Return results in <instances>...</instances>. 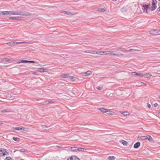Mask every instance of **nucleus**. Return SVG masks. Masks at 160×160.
<instances>
[{"mask_svg":"<svg viewBox=\"0 0 160 160\" xmlns=\"http://www.w3.org/2000/svg\"><path fill=\"white\" fill-rule=\"evenodd\" d=\"M157 3V1L156 0H152V6L149 8V11H152L155 10L157 7L156 6V4Z\"/></svg>","mask_w":160,"mask_h":160,"instance_id":"1","label":"nucleus"},{"mask_svg":"<svg viewBox=\"0 0 160 160\" xmlns=\"http://www.w3.org/2000/svg\"><path fill=\"white\" fill-rule=\"evenodd\" d=\"M149 33L151 34L155 35H160V31L158 29H152L149 31Z\"/></svg>","mask_w":160,"mask_h":160,"instance_id":"2","label":"nucleus"},{"mask_svg":"<svg viewBox=\"0 0 160 160\" xmlns=\"http://www.w3.org/2000/svg\"><path fill=\"white\" fill-rule=\"evenodd\" d=\"M141 138L142 140L148 139L150 142H152L153 140L152 138L150 135H148L146 136H142Z\"/></svg>","mask_w":160,"mask_h":160,"instance_id":"3","label":"nucleus"},{"mask_svg":"<svg viewBox=\"0 0 160 160\" xmlns=\"http://www.w3.org/2000/svg\"><path fill=\"white\" fill-rule=\"evenodd\" d=\"M18 15L28 16L30 15V13L26 12L18 11Z\"/></svg>","mask_w":160,"mask_h":160,"instance_id":"4","label":"nucleus"},{"mask_svg":"<svg viewBox=\"0 0 160 160\" xmlns=\"http://www.w3.org/2000/svg\"><path fill=\"white\" fill-rule=\"evenodd\" d=\"M142 10L143 12H145L146 13H148V9L149 8V5L144 4L142 6Z\"/></svg>","mask_w":160,"mask_h":160,"instance_id":"5","label":"nucleus"},{"mask_svg":"<svg viewBox=\"0 0 160 160\" xmlns=\"http://www.w3.org/2000/svg\"><path fill=\"white\" fill-rule=\"evenodd\" d=\"M6 153V149H0V156L2 157L4 156Z\"/></svg>","mask_w":160,"mask_h":160,"instance_id":"6","label":"nucleus"},{"mask_svg":"<svg viewBox=\"0 0 160 160\" xmlns=\"http://www.w3.org/2000/svg\"><path fill=\"white\" fill-rule=\"evenodd\" d=\"M35 63V62L34 61H29V60H21L19 61L18 62H17V63Z\"/></svg>","mask_w":160,"mask_h":160,"instance_id":"7","label":"nucleus"},{"mask_svg":"<svg viewBox=\"0 0 160 160\" xmlns=\"http://www.w3.org/2000/svg\"><path fill=\"white\" fill-rule=\"evenodd\" d=\"M67 160H80V159L77 156H74L70 157Z\"/></svg>","mask_w":160,"mask_h":160,"instance_id":"8","label":"nucleus"},{"mask_svg":"<svg viewBox=\"0 0 160 160\" xmlns=\"http://www.w3.org/2000/svg\"><path fill=\"white\" fill-rule=\"evenodd\" d=\"M10 19L13 20H20L21 19V18L20 17H10Z\"/></svg>","mask_w":160,"mask_h":160,"instance_id":"9","label":"nucleus"},{"mask_svg":"<svg viewBox=\"0 0 160 160\" xmlns=\"http://www.w3.org/2000/svg\"><path fill=\"white\" fill-rule=\"evenodd\" d=\"M140 145V143L139 142H136L134 145V148H138Z\"/></svg>","mask_w":160,"mask_h":160,"instance_id":"10","label":"nucleus"},{"mask_svg":"<svg viewBox=\"0 0 160 160\" xmlns=\"http://www.w3.org/2000/svg\"><path fill=\"white\" fill-rule=\"evenodd\" d=\"M0 14L2 15H8V11L0 12Z\"/></svg>","mask_w":160,"mask_h":160,"instance_id":"11","label":"nucleus"},{"mask_svg":"<svg viewBox=\"0 0 160 160\" xmlns=\"http://www.w3.org/2000/svg\"><path fill=\"white\" fill-rule=\"evenodd\" d=\"M14 129L15 130H25V128L24 127H16L14 128Z\"/></svg>","mask_w":160,"mask_h":160,"instance_id":"12","label":"nucleus"},{"mask_svg":"<svg viewBox=\"0 0 160 160\" xmlns=\"http://www.w3.org/2000/svg\"><path fill=\"white\" fill-rule=\"evenodd\" d=\"M38 71L40 72H44L47 71V69L44 68H39Z\"/></svg>","mask_w":160,"mask_h":160,"instance_id":"13","label":"nucleus"},{"mask_svg":"<svg viewBox=\"0 0 160 160\" xmlns=\"http://www.w3.org/2000/svg\"><path fill=\"white\" fill-rule=\"evenodd\" d=\"M143 75H144V77L146 78H149L152 76V75L150 72L144 74Z\"/></svg>","mask_w":160,"mask_h":160,"instance_id":"14","label":"nucleus"},{"mask_svg":"<svg viewBox=\"0 0 160 160\" xmlns=\"http://www.w3.org/2000/svg\"><path fill=\"white\" fill-rule=\"evenodd\" d=\"M9 61H10L9 59L7 58H3L1 60V62L2 63H4Z\"/></svg>","mask_w":160,"mask_h":160,"instance_id":"15","label":"nucleus"},{"mask_svg":"<svg viewBox=\"0 0 160 160\" xmlns=\"http://www.w3.org/2000/svg\"><path fill=\"white\" fill-rule=\"evenodd\" d=\"M91 73H92V72L90 71H87L86 72H84L83 73L84 74H85L84 75V76H88V75L91 74Z\"/></svg>","mask_w":160,"mask_h":160,"instance_id":"16","label":"nucleus"},{"mask_svg":"<svg viewBox=\"0 0 160 160\" xmlns=\"http://www.w3.org/2000/svg\"><path fill=\"white\" fill-rule=\"evenodd\" d=\"M6 44L8 45L9 46H14L15 45V42H11L6 43Z\"/></svg>","mask_w":160,"mask_h":160,"instance_id":"17","label":"nucleus"},{"mask_svg":"<svg viewBox=\"0 0 160 160\" xmlns=\"http://www.w3.org/2000/svg\"><path fill=\"white\" fill-rule=\"evenodd\" d=\"M1 112H12V110H11V109H4V110H1Z\"/></svg>","mask_w":160,"mask_h":160,"instance_id":"18","label":"nucleus"},{"mask_svg":"<svg viewBox=\"0 0 160 160\" xmlns=\"http://www.w3.org/2000/svg\"><path fill=\"white\" fill-rule=\"evenodd\" d=\"M120 142L124 146H127L128 144V142L124 140H121Z\"/></svg>","mask_w":160,"mask_h":160,"instance_id":"19","label":"nucleus"},{"mask_svg":"<svg viewBox=\"0 0 160 160\" xmlns=\"http://www.w3.org/2000/svg\"><path fill=\"white\" fill-rule=\"evenodd\" d=\"M120 112L121 114H123L124 116H127L129 115V113L127 111Z\"/></svg>","mask_w":160,"mask_h":160,"instance_id":"20","label":"nucleus"},{"mask_svg":"<svg viewBox=\"0 0 160 160\" xmlns=\"http://www.w3.org/2000/svg\"><path fill=\"white\" fill-rule=\"evenodd\" d=\"M86 53H91L93 54H96V52L95 51H91V50H87L85 52Z\"/></svg>","mask_w":160,"mask_h":160,"instance_id":"21","label":"nucleus"},{"mask_svg":"<svg viewBox=\"0 0 160 160\" xmlns=\"http://www.w3.org/2000/svg\"><path fill=\"white\" fill-rule=\"evenodd\" d=\"M105 113L108 114L110 115H113V113H114L113 112L111 111L108 109H107V110H106V112H105Z\"/></svg>","mask_w":160,"mask_h":160,"instance_id":"22","label":"nucleus"},{"mask_svg":"<svg viewBox=\"0 0 160 160\" xmlns=\"http://www.w3.org/2000/svg\"><path fill=\"white\" fill-rule=\"evenodd\" d=\"M78 149V148L77 147H71V150L72 151L76 152L78 151V149Z\"/></svg>","mask_w":160,"mask_h":160,"instance_id":"23","label":"nucleus"},{"mask_svg":"<svg viewBox=\"0 0 160 160\" xmlns=\"http://www.w3.org/2000/svg\"><path fill=\"white\" fill-rule=\"evenodd\" d=\"M108 158L109 160H114L115 159V158L114 156H109L108 157Z\"/></svg>","mask_w":160,"mask_h":160,"instance_id":"24","label":"nucleus"},{"mask_svg":"<svg viewBox=\"0 0 160 160\" xmlns=\"http://www.w3.org/2000/svg\"><path fill=\"white\" fill-rule=\"evenodd\" d=\"M98 109L100 110L102 112H106V110H107V109H105L104 108H98Z\"/></svg>","mask_w":160,"mask_h":160,"instance_id":"25","label":"nucleus"},{"mask_svg":"<svg viewBox=\"0 0 160 160\" xmlns=\"http://www.w3.org/2000/svg\"><path fill=\"white\" fill-rule=\"evenodd\" d=\"M62 77L64 78H67L68 77V74H64L62 75Z\"/></svg>","mask_w":160,"mask_h":160,"instance_id":"26","label":"nucleus"},{"mask_svg":"<svg viewBox=\"0 0 160 160\" xmlns=\"http://www.w3.org/2000/svg\"><path fill=\"white\" fill-rule=\"evenodd\" d=\"M114 55L117 56H122L124 55V54L120 52H118L117 53H115Z\"/></svg>","mask_w":160,"mask_h":160,"instance_id":"27","label":"nucleus"},{"mask_svg":"<svg viewBox=\"0 0 160 160\" xmlns=\"http://www.w3.org/2000/svg\"><path fill=\"white\" fill-rule=\"evenodd\" d=\"M63 13L64 14H67V15H71L72 14V13L71 12L66 11H63Z\"/></svg>","mask_w":160,"mask_h":160,"instance_id":"28","label":"nucleus"},{"mask_svg":"<svg viewBox=\"0 0 160 160\" xmlns=\"http://www.w3.org/2000/svg\"><path fill=\"white\" fill-rule=\"evenodd\" d=\"M12 139L16 141H17V142L19 141L20 140L19 138H17V137H13L12 138Z\"/></svg>","mask_w":160,"mask_h":160,"instance_id":"29","label":"nucleus"},{"mask_svg":"<svg viewBox=\"0 0 160 160\" xmlns=\"http://www.w3.org/2000/svg\"><path fill=\"white\" fill-rule=\"evenodd\" d=\"M96 53H97V54H98L99 55H102L104 54H103V52H102V51L96 52Z\"/></svg>","mask_w":160,"mask_h":160,"instance_id":"30","label":"nucleus"},{"mask_svg":"<svg viewBox=\"0 0 160 160\" xmlns=\"http://www.w3.org/2000/svg\"><path fill=\"white\" fill-rule=\"evenodd\" d=\"M26 42H15V45L17 44H21V43H26Z\"/></svg>","mask_w":160,"mask_h":160,"instance_id":"31","label":"nucleus"},{"mask_svg":"<svg viewBox=\"0 0 160 160\" xmlns=\"http://www.w3.org/2000/svg\"><path fill=\"white\" fill-rule=\"evenodd\" d=\"M4 160H13V159L10 157H7Z\"/></svg>","mask_w":160,"mask_h":160,"instance_id":"32","label":"nucleus"},{"mask_svg":"<svg viewBox=\"0 0 160 160\" xmlns=\"http://www.w3.org/2000/svg\"><path fill=\"white\" fill-rule=\"evenodd\" d=\"M17 151H19L20 152H26V150L24 149H21L18 150H17Z\"/></svg>","mask_w":160,"mask_h":160,"instance_id":"33","label":"nucleus"},{"mask_svg":"<svg viewBox=\"0 0 160 160\" xmlns=\"http://www.w3.org/2000/svg\"><path fill=\"white\" fill-rule=\"evenodd\" d=\"M117 50H119L122 52H125L126 51H127V50H125L124 48H119L118 49H117Z\"/></svg>","mask_w":160,"mask_h":160,"instance_id":"34","label":"nucleus"},{"mask_svg":"<svg viewBox=\"0 0 160 160\" xmlns=\"http://www.w3.org/2000/svg\"><path fill=\"white\" fill-rule=\"evenodd\" d=\"M78 149V151H83L84 150L83 148H78V149Z\"/></svg>","mask_w":160,"mask_h":160,"instance_id":"35","label":"nucleus"},{"mask_svg":"<svg viewBox=\"0 0 160 160\" xmlns=\"http://www.w3.org/2000/svg\"><path fill=\"white\" fill-rule=\"evenodd\" d=\"M8 15H13V12L12 11H8Z\"/></svg>","mask_w":160,"mask_h":160,"instance_id":"36","label":"nucleus"},{"mask_svg":"<svg viewBox=\"0 0 160 160\" xmlns=\"http://www.w3.org/2000/svg\"><path fill=\"white\" fill-rule=\"evenodd\" d=\"M41 127L42 128L44 129L45 130H47V129H46V128H48V127H47L45 125H42Z\"/></svg>","mask_w":160,"mask_h":160,"instance_id":"37","label":"nucleus"},{"mask_svg":"<svg viewBox=\"0 0 160 160\" xmlns=\"http://www.w3.org/2000/svg\"><path fill=\"white\" fill-rule=\"evenodd\" d=\"M41 127L42 128L44 129L45 130H47V129H46V128H48V127H47L45 125H42Z\"/></svg>","mask_w":160,"mask_h":160,"instance_id":"38","label":"nucleus"},{"mask_svg":"<svg viewBox=\"0 0 160 160\" xmlns=\"http://www.w3.org/2000/svg\"><path fill=\"white\" fill-rule=\"evenodd\" d=\"M109 51H103V54H109Z\"/></svg>","mask_w":160,"mask_h":160,"instance_id":"39","label":"nucleus"},{"mask_svg":"<svg viewBox=\"0 0 160 160\" xmlns=\"http://www.w3.org/2000/svg\"><path fill=\"white\" fill-rule=\"evenodd\" d=\"M115 53H114V51H110L109 52V54H110L111 55H114V54Z\"/></svg>","mask_w":160,"mask_h":160,"instance_id":"40","label":"nucleus"},{"mask_svg":"<svg viewBox=\"0 0 160 160\" xmlns=\"http://www.w3.org/2000/svg\"><path fill=\"white\" fill-rule=\"evenodd\" d=\"M99 11H105V10L104 8H99Z\"/></svg>","mask_w":160,"mask_h":160,"instance_id":"41","label":"nucleus"},{"mask_svg":"<svg viewBox=\"0 0 160 160\" xmlns=\"http://www.w3.org/2000/svg\"><path fill=\"white\" fill-rule=\"evenodd\" d=\"M138 75L140 76L141 77H144V75H143V74H142V73H138Z\"/></svg>","mask_w":160,"mask_h":160,"instance_id":"42","label":"nucleus"},{"mask_svg":"<svg viewBox=\"0 0 160 160\" xmlns=\"http://www.w3.org/2000/svg\"><path fill=\"white\" fill-rule=\"evenodd\" d=\"M14 15H18V12H13Z\"/></svg>","mask_w":160,"mask_h":160,"instance_id":"43","label":"nucleus"},{"mask_svg":"<svg viewBox=\"0 0 160 160\" xmlns=\"http://www.w3.org/2000/svg\"><path fill=\"white\" fill-rule=\"evenodd\" d=\"M136 50L135 49H130L129 50H127V51H128V52H130V51H134V50Z\"/></svg>","mask_w":160,"mask_h":160,"instance_id":"44","label":"nucleus"},{"mask_svg":"<svg viewBox=\"0 0 160 160\" xmlns=\"http://www.w3.org/2000/svg\"><path fill=\"white\" fill-rule=\"evenodd\" d=\"M157 11L159 12L160 11V6L157 9Z\"/></svg>","mask_w":160,"mask_h":160,"instance_id":"45","label":"nucleus"},{"mask_svg":"<svg viewBox=\"0 0 160 160\" xmlns=\"http://www.w3.org/2000/svg\"><path fill=\"white\" fill-rule=\"evenodd\" d=\"M52 102L49 101H46L45 103L46 104H48L49 102L52 103Z\"/></svg>","mask_w":160,"mask_h":160,"instance_id":"46","label":"nucleus"},{"mask_svg":"<svg viewBox=\"0 0 160 160\" xmlns=\"http://www.w3.org/2000/svg\"><path fill=\"white\" fill-rule=\"evenodd\" d=\"M126 8H125V7H123L122 8V11H123H123H126Z\"/></svg>","mask_w":160,"mask_h":160,"instance_id":"47","label":"nucleus"},{"mask_svg":"<svg viewBox=\"0 0 160 160\" xmlns=\"http://www.w3.org/2000/svg\"><path fill=\"white\" fill-rule=\"evenodd\" d=\"M102 87H99L97 88V89L99 90H101L102 89Z\"/></svg>","mask_w":160,"mask_h":160,"instance_id":"48","label":"nucleus"},{"mask_svg":"<svg viewBox=\"0 0 160 160\" xmlns=\"http://www.w3.org/2000/svg\"><path fill=\"white\" fill-rule=\"evenodd\" d=\"M158 106V104L157 103H155L154 104V106L155 107H157Z\"/></svg>","mask_w":160,"mask_h":160,"instance_id":"49","label":"nucleus"},{"mask_svg":"<svg viewBox=\"0 0 160 160\" xmlns=\"http://www.w3.org/2000/svg\"><path fill=\"white\" fill-rule=\"evenodd\" d=\"M132 74H133L134 75H138V73H137L136 72H132Z\"/></svg>","mask_w":160,"mask_h":160,"instance_id":"50","label":"nucleus"},{"mask_svg":"<svg viewBox=\"0 0 160 160\" xmlns=\"http://www.w3.org/2000/svg\"><path fill=\"white\" fill-rule=\"evenodd\" d=\"M148 107L149 108H151V105L150 104H148Z\"/></svg>","mask_w":160,"mask_h":160,"instance_id":"51","label":"nucleus"},{"mask_svg":"<svg viewBox=\"0 0 160 160\" xmlns=\"http://www.w3.org/2000/svg\"><path fill=\"white\" fill-rule=\"evenodd\" d=\"M12 97V95H10L9 96V98H11Z\"/></svg>","mask_w":160,"mask_h":160,"instance_id":"52","label":"nucleus"},{"mask_svg":"<svg viewBox=\"0 0 160 160\" xmlns=\"http://www.w3.org/2000/svg\"><path fill=\"white\" fill-rule=\"evenodd\" d=\"M74 77L73 76H72L71 78L72 79H74Z\"/></svg>","mask_w":160,"mask_h":160,"instance_id":"53","label":"nucleus"},{"mask_svg":"<svg viewBox=\"0 0 160 160\" xmlns=\"http://www.w3.org/2000/svg\"><path fill=\"white\" fill-rule=\"evenodd\" d=\"M113 1V2H116V1H117V0H112Z\"/></svg>","mask_w":160,"mask_h":160,"instance_id":"54","label":"nucleus"},{"mask_svg":"<svg viewBox=\"0 0 160 160\" xmlns=\"http://www.w3.org/2000/svg\"><path fill=\"white\" fill-rule=\"evenodd\" d=\"M3 123L2 122H0V125L2 124Z\"/></svg>","mask_w":160,"mask_h":160,"instance_id":"55","label":"nucleus"},{"mask_svg":"<svg viewBox=\"0 0 160 160\" xmlns=\"http://www.w3.org/2000/svg\"><path fill=\"white\" fill-rule=\"evenodd\" d=\"M142 83L143 84H145V85H146V83H144V82H142Z\"/></svg>","mask_w":160,"mask_h":160,"instance_id":"56","label":"nucleus"},{"mask_svg":"<svg viewBox=\"0 0 160 160\" xmlns=\"http://www.w3.org/2000/svg\"><path fill=\"white\" fill-rule=\"evenodd\" d=\"M158 114L160 115V112H158Z\"/></svg>","mask_w":160,"mask_h":160,"instance_id":"57","label":"nucleus"},{"mask_svg":"<svg viewBox=\"0 0 160 160\" xmlns=\"http://www.w3.org/2000/svg\"><path fill=\"white\" fill-rule=\"evenodd\" d=\"M159 98L160 99V96H159Z\"/></svg>","mask_w":160,"mask_h":160,"instance_id":"58","label":"nucleus"},{"mask_svg":"<svg viewBox=\"0 0 160 160\" xmlns=\"http://www.w3.org/2000/svg\"><path fill=\"white\" fill-rule=\"evenodd\" d=\"M158 0L160 2V0Z\"/></svg>","mask_w":160,"mask_h":160,"instance_id":"59","label":"nucleus"}]
</instances>
